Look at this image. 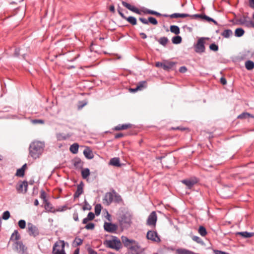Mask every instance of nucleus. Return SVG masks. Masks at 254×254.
<instances>
[{"label":"nucleus","mask_w":254,"mask_h":254,"mask_svg":"<svg viewBox=\"0 0 254 254\" xmlns=\"http://www.w3.org/2000/svg\"><path fill=\"white\" fill-rule=\"evenodd\" d=\"M10 217V213L8 211H6L2 214V219L7 220Z\"/></svg>","instance_id":"49"},{"label":"nucleus","mask_w":254,"mask_h":254,"mask_svg":"<svg viewBox=\"0 0 254 254\" xmlns=\"http://www.w3.org/2000/svg\"><path fill=\"white\" fill-rule=\"evenodd\" d=\"M207 38L201 37L199 38L196 45H194L195 51L197 53H202L204 52L205 48L204 46L205 40Z\"/></svg>","instance_id":"5"},{"label":"nucleus","mask_w":254,"mask_h":254,"mask_svg":"<svg viewBox=\"0 0 254 254\" xmlns=\"http://www.w3.org/2000/svg\"><path fill=\"white\" fill-rule=\"evenodd\" d=\"M144 12L147 14H153V15H155L156 16H161V14L160 13H159L157 11L152 10H150V9H146L144 11Z\"/></svg>","instance_id":"40"},{"label":"nucleus","mask_w":254,"mask_h":254,"mask_svg":"<svg viewBox=\"0 0 254 254\" xmlns=\"http://www.w3.org/2000/svg\"><path fill=\"white\" fill-rule=\"evenodd\" d=\"M150 23L153 25H157L158 23L157 20L156 18L153 17H148V23Z\"/></svg>","instance_id":"43"},{"label":"nucleus","mask_w":254,"mask_h":254,"mask_svg":"<svg viewBox=\"0 0 254 254\" xmlns=\"http://www.w3.org/2000/svg\"><path fill=\"white\" fill-rule=\"evenodd\" d=\"M158 43L163 46H166L169 42L168 39L166 37H162L157 40Z\"/></svg>","instance_id":"27"},{"label":"nucleus","mask_w":254,"mask_h":254,"mask_svg":"<svg viewBox=\"0 0 254 254\" xmlns=\"http://www.w3.org/2000/svg\"><path fill=\"white\" fill-rule=\"evenodd\" d=\"M79 56H80L79 54H77L74 58L69 60V61H70V62H73L75 60H76L77 58H78Z\"/></svg>","instance_id":"64"},{"label":"nucleus","mask_w":254,"mask_h":254,"mask_svg":"<svg viewBox=\"0 0 254 254\" xmlns=\"http://www.w3.org/2000/svg\"><path fill=\"white\" fill-rule=\"evenodd\" d=\"M45 208L47 211L50 212H55L54 208L52 206V204L48 201L45 202Z\"/></svg>","instance_id":"28"},{"label":"nucleus","mask_w":254,"mask_h":254,"mask_svg":"<svg viewBox=\"0 0 254 254\" xmlns=\"http://www.w3.org/2000/svg\"><path fill=\"white\" fill-rule=\"evenodd\" d=\"M147 86V83L145 81L139 82L135 88H129L128 90L131 92H134L138 90H142Z\"/></svg>","instance_id":"15"},{"label":"nucleus","mask_w":254,"mask_h":254,"mask_svg":"<svg viewBox=\"0 0 254 254\" xmlns=\"http://www.w3.org/2000/svg\"><path fill=\"white\" fill-rule=\"evenodd\" d=\"M250 117H253V116L248 113L244 112L239 115L238 118L240 119H244L249 118Z\"/></svg>","instance_id":"36"},{"label":"nucleus","mask_w":254,"mask_h":254,"mask_svg":"<svg viewBox=\"0 0 254 254\" xmlns=\"http://www.w3.org/2000/svg\"><path fill=\"white\" fill-rule=\"evenodd\" d=\"M40 197L43 199L45 203L47 202L46 199V194L43 190H42L40 192Z\"/></svg>","instance_id":"48"},{"label":"nucleus","mask_w":254,"mask_h":254,"mask_svg":"<svg viewBox=\"0 0 254 254\" xmlns=\"http://www.w3.org/2000/svg\"><path fill=\"white\" fill-rule=\"evenodd\" d=\"M175 64L172 62H168L164 63L157 62L155 64V66L158 67H161L164 70H168L173 68Z\"/></svg>","instance_id":"10"},{"label":"nucleus","mask_w":254,"mask_h":254,"mask_svg":"<svg viewBox=\"0 0 254 254\" xmlns=\"http://www.w3.org/2000/svg\"><path fill=\"white\" fill-rule=\"evenodd\" d=\"M83 162L79 158L75 159L73 160L74 166L77 168H81L83 166Z\"/></svg>","instance_id":"29"},{"label":"nucleus","mask_w":254,"mask_h":254,"mask_svg":"<svg viewBox=\"0 0 254 254\" xmlns=\"http://www.w3.org/2000/svg\"><path fill=\"white\" fill-rule=\"evenodd\" d=\"M139 20L143 24H148V19H146L144 18L140 17Z\"/></svg>","instance_id":"54"},{"label":"nucleus","mask_w":254,"mask_h":254,"mask_svg":"<svg viewBox=\"0 0 254 254\" xmlns=\"http://www.w3.org/2000/svg\"><path fill=\"white\" fill-rule=\"evenodd\" d=\"M113 199V195L111 192L106 193L103 199V203L107 205H109L112 201Z\"/></svg>","instance_id":"18"},{"label":"nucleus","mask_w":254,"mask_h":254,"mask_svg":"<svg viewBox=\"0 0 254 254\" xmlns=\"http://www.w3.org/2000/svg\"><path fill=\"white\" fill-rule=\"evenodd\" d=\"M82 243H83V240L78 237H76L73 242V244L76 246H78L82 245Z\"/></svg>","instance_id":"41"},{"label":"nucleus","mask_w":254,"mask_h":254,"mask_svg":"<svg viewBox=\"0 0 254 254\" xmlns=\"http://www.w3.org/2000/svg\"><path fill=\"white\" fill-rule=\"evenodd\" d=\"M103 244L106 247L116 251L119 250L122 246L120 239L115 236H111L110 239L105 240Z\"/></svg>","instance_id":"2"},{"label":"nucleus","mask_w":254,"mask_h":254,"mask_svg":"<svg viewBox=\"0 0 254 254\" xmlns=\"http://www.w3.org/2000/svg\"><path fill=\"white\" fill-rule=\"evenodd\" d=\"M20 49L19 48L15 49V52H14V55L16 56H18L20 55Z\"/></svg>","instance_id":"63"},{"label":"nucleus","mask_w":254,"mask_h":254,"mask_svg":"<svg viewBox=\"0 0 254 254\" xmlns=\"http://www.w3.org/2000/svg\"><path fill=\"white\" fill-rule=\"evenodd\" d=\"M249 6L254 9V0H249Z\"/></svg>","instance_id":"59"},{"label":"nucleus","mask_w":254,"mask_h":254,"mask_svg":"<svg viewBox=\"0 0 254 254\" xmlns=\"http://www.w3.org/2000/svg\"><path fill=\"white\" fill-rule=\"evenodd\" d=\"M214 253L215 254H229L227 253L219 251V250H214Z\"/></svg>","instance_id":"56"},{"label":"nucleus","mask_w":254,"mask_h":254,"mask_svg":"<svg viewBox=\"0 0 254 254\" xmlns=\"http://www.w3.org/2000/svg\"><path fill=\"white\" fill-rule=\"evenodd\" d=\"M209 48L213 51H217L218 50V46L215 43H213L210 45Z\"/></svg>","instance_id":"47"},{"label":"nucleus","mask_w":254,"mask_h":254,"mask_svg":"<svg viewBox=\"0 0 254 254\" xmlns=\"http://www.w3.org/2000/svg\"><path fill=\"white\" fill-rule=\"evenodd\" d=\"M95 217L94 214L92 212H89L87 215V219L90 221L93 220Z\"/></svg>","instance_id":"53"},{"label":"nucleus","mask_w":254,"mask_h":254,"mask_svg":"<svg viewBox=\"0 0 254 254\" xmlns=\"http://www.w3.org/2000/svg\"><path fill=\"white\" fill-rule=\"evenodd\" d=\"M128 22L132 25H135L136 24V19L134 17L129 16L128 17Z\"/></svg>","instance_id":"44"},{"label":"nucleus","mask_w":254,"mask_h":254,"mask_svg":"<svg viewBox=\"0 0 254 254\" xmlns=\"http://www.w3.org/2000/svg\"><path fill=\"white\" fill-rule=\"evenodd\" d=\"M221 35L225 38H229L232 35V31L230 29H226L223 31Z\"/></svg>","instance_id":"35"},{"label":"nucleus","mask_w":254,"mask_h":254,"mask_svg":"<svg viewBox=\"0 0 254 254\" xmlns=\"http://www.w3.org/2000/svg\"><path fill=\"white\" fill-rule=\"evenodd\" d=\"M170 31L176 35L179 34L180 32L179 27L176 25H171L170 26Z\"/></svg>","instance_id":"31"},{"label":"nucleus","mask_w":254,"mask_h":254,"mask_svg":"<svg viewBox=\"0 0 254 254\" xmlns=\"http://www.w3.org/2000/svg\"><path fill=\"white\" fill-rule=\"evenodd\" d=\"M198 232L202 236H205L207 234L206 229L203 226H200L198 229Z\"/></svg>","instance_id":"38"},{"label":"nucleus","mask_w":254,"mask_h":254,"mask_svg":"<svg viewBox=\"0 0 254 254\" xmlns=\"http://www.w3.org/2000/svg\"><path fill=\"white\" fill-rule=\"evenodd\" d=\"M20 236L17 230H15L12 234L10 240L14 242L18 241L20 239Z\"/></svg>","instance_id":"23"},{"label":"nucleus","mask_w":254,"mask_h":254,"mask_svg":"<svg viewBox=\"0 0 254 254\" xmlns=\"http://www.w3.org/2000/svg\"><path fill=\"white\" fill-rule=\"evenodd\" d=\"M83 154L87 159H92L93 158V154L92 150L89 147H87L83 151Z\"/></svg>","instance_id":"20"},{"label":"nucleus","mask_w":254,"mask_h":254,"mask_svg":"<svg viewBox=\"0 0 254 254\" xmlns=\"http://www.w3.org/2000/svg\"><path fill=\"white\" fill-rule=\"evenodd\" d=\"M180 17L181 18H185V17H190L191 18H193L192 17V15H190L189 14H186V13H180Z\"/></svg>","instance_id":"57"},{"label":"nucleus","mask_w":254,"mask_h":254,"mask_svg":"<svg viewBox=\"0 0 254 254\" xmlns=\"http://www.w3.org/2000/svg\"><path fill=\"white\" fill-rule=\"evenodd\" d=\"M169 16L171 18H176L180 17V13H175L172 14Z\"/></svg>","instance_id":"55"},{"label":"nucleus","mask_w":254,"mask_h":254,"mask_svg":"<svg viewBox=\"0 0 254 254\" xmlns=\"http://www.w3.org/2000/svg\"><path fill=\"white\" fill-rule=\"evenodd\" d=\"M13 249L18 253H24L26 248L20 241H16L13 244Z\"/></svg>","instance_id":"12"},{"label":"nucleus","mask_w":254,"mask_h":254,"mask_svg":"<svg viewBox=\"0 0 254 254\" xmlns=\"http://www.w3.org/2000/svg\"><path fill=\"white\" fill-rule=\"evenodd\" d=\"M146 238L153 242L158 243L160 242V239L157 233L154 231H149L146 234Z\"/></svg>","instance_id":"8"},{"label":"nucleus","mask_w":254,"mask_h":254,"mask_svg":"<svg viewBox=\"0 0 254 254\" xmlns=\"http://www.w3.org/2000/svg\"><path fill=\"white\" fill-rule=\"evenodd\" d=\"M27 232L30 236L36 237L39 234L37 227L31 223L27 224Z\"/></svg>","instance_id":"7"},{"label":"nucleus","mask_w":254,"mask_h":254,"mask_svg":"<svg viewBox=\"0 0 254 254\" xmlns=\"http://www.w3.org/2000/svg\"><path fill=\"white\" fill-rule=\"evenodd\" d=\"M79 145L77 143L72 144L69 148V150L73 154H76L78 152Z\"/></svg>","instance_id":"25"},{"label":"nucleus","mask_w":254,"mask_h":254,"mask_svg":"<svg viewBox=\"0 0 254 254\" xmlns=\"http://www.w3.org/2000/svg\"><path fill=\"white\" fill-rule=\"evenodd\" d=\"M122 5H118V12L119 14L125 19L127 20V17L125 15L124 13V11H126V9L127 8V2L126 1H122Z\"/></svg>","instance_id":"13"},{"label":"nucleus","mask_w":254,"mask_h":254,"mask_svg":"<svg viewBox=\"0 0 254 254\" xmlns=\"http://www.w3.org/2000/svg\"><path fill=\"white\" fill-rule=\"evenodd\" d=\"M220 82L223 85H225L227 83V80L224 77H221L220 78Z\"/></svg>","instance_id":"62"},{"label":"nucleus","mask_w":254,"mask_h":254,"mask_svg":"<svg viewBox=\"0 0 254 254\" xmlns=\"http://www.w3.org/2000/svg\"><path fill=\"white\" fill-rule=\"evenodd\" d=\"M182 38L180 36H176L172 38V41L173 44H178L181 43Z\"/></svg>","instance_id":"33"},{"label":"nucleus","mask_w":254,"mask_h":254,"mask_svg":"<svg viewBox=\"0 0 254 254\" xmlns=\"http://www.w3.org/2000/svg\"><path fill=\"white\" fill-rule=\"evenodd\" d=\"M137 222V219L134 214L132 212L128 213V227L131 226H135Z\"/></svg>","instance_id":"16"},{"label":"nucleus","mask_w":254,"mask_h":254,"mask_svg":"<svg viewBox=\"0 0 254 254\" xmlns=\"http://www.w3.org/2000/svg\"><path fill=\"white\" fill-rule=\"evenodd\" d=\"M181 182L187 186L189 189H190L193 185L198 183V179L195 177H192L188 179L183 180Z\"/></svg>","instance_id":"9"},{"label":"nucleus","mask_w":254,"mask_h":254,"mask_svg":"<svg viewBox=\"0 0 254 254\" xmlns=\"http://www.w3.org/2000/svg\"><path fill=\"white\" fill-rule=\"evenodd\" d=\"M95 227V225L92 223H90L87 224L85 227V228L87 230H93L94 229Z\"/></svg>","instance_id":"51"},{"label":"nucleus","mask_w":254,"mask_h":254,"mask_svg":"<svg viewBox=\"0 0 254 254\" xmlns=\"http://www.w3.org/2000/svg\"><path fill=\"white\" fill-rule=\"evenodd\" d=\"M248 17L243 16L238 19V22L241 25H244L247 27H251V21L248 20Z\"/></svg>","instance_id":"17"},{"label":"nucleus","mask_w":254,"mask_h":254,"mask_svg":"<svg viewBox=\"0 0 254 254\" xmlns=\"http://www.w3.org/2000/svg\"><path fill=\"white\" fill-rule=\"evenodd\" d=\"M119 221L121 224V225H123L124 223H126L127 222L126 218V217H121V218L119 219Z\"/></svg>","instance_id":"58"},{"label":"nucleus","mask_w":254,"mask_h":254,"mask_svg":"<svg viewBox=\"0 0 254 254\" xmlns=\"http://www.w3.org/2000/svg\"><path fill=\"white\" fill-rule=\"evenodd\" d=\"M45 143L39 141L32 142L29 146V154L34 159H37L40 157L43 152Z\"/></svg>","instance_id":"1"},{"label":"nucleus","mask_w":254,"mask_h":254,"mask_svg":"<svg viewBox=\"0 0 254 254\" xmlns=\"http://www.w3.org/2000/svg\"><path fill=\"white\" fill-rule=\"evenodd\" d=\"M101 210V206L100 204H97L95 207V213L96 215L100 214Z\"/></svg>","instance_id":"42"},{"label":"nucleus","mask_w":254,"mask_h":254,"mask_svg":"<svg viewBox=\"0 0 254 254\" xmlns=\"http://www.w3.org/2000/svg\"><path fill=\"white\" fill-rule=\"evenodd\" d=\"M109 164L116 167L122 166V164L120 163V159L118 157L112 158L110 161Z\"/></svg>","instance_id":"21"},{"label":"nucleus","mask_w":254,"mask_h":254,"mask_svg":"<svg viewBox=\"0 0 254 254\" xmlns=\"http://www.w3.org/2000/svg\"><path fill=\"white\" fill-rule=\"evenodd\" d=\"M245 33V31L242 28H238L235 30V35L236 37H240L242 36Z\"/></svg>","instance_id":"30"},{"label":"nucleus","mask_w":254,"mask_h":254,"mask_svg":"<svg viewBox=\"0 0 254 254\" xmlns=\"http://www.w3.org/2000/svg\"><path fill=\"white\" fill-rule=\"evenodd\" d=\"M28 183L26 181H19L16 186L18 193H25L27 190Z\"/></svg>","instance_id":"6"},{"label":"nucleus","mask_w":254,"mask_h":254,"mask_svg":"<svg viewBox=\"0 0 254 254\" xmlns=\"http://www.w3.org/2000/svg\"><path fill=\"white\" fill-rule=\"evenodd\" d=\"M81 175H90V170L88 168L82 169L81 170Z\"/></svg>","instance_id":"52"},{"label":"nucleus","mask_w":254,"mask_h":254,"mask_svg":"<svg viewBox=\"0 0 254 254\" xmlns=\"http://www.w3.org/2000/svg\"><path fill=\"white\" fill-rule=\"evenodd\" d=\"M127 129V124H125L123 125H119L115 127L114 128L115 130H120L122 129Z\"/></svg>","instance_id":"39"},{"label":"nucleus","mask_w":254,"mask_h":254,"mask_svg":"<svg viewBox=\"0 0 254 254\" xmlns=\"http://www.w3.org/2000/svg\"><path fill=\"white\" fill-rule=\"evenodd\" d=\"M109 9L111 12H112L113 13L115 12V8L114 5H110L109 7Z\"/></svg>","instance_id":"60"},{"label":"nucleus","mask_w":254,"mask_h":254,"mask_svg":"<svg viewBox=\"0 0 254 254\" xmlns=\"http://www.w3.org/2000/svg\"><path fill=\"white\" fill-rule=\"evenodd\" d=\"M176 254H193V253L187 250L179 249L177 250Z\"/></svg>","instance_id":"37"},{"label":"nucleus","mask_w":254,"mask_h":254,"mask_svg":"<svg viewBox=\"0 0 254 254\" xmlns=\"http://www.w3.org/2000/svg\"><path fill=\"white\" fill-rule=\"evenodd\" d=\"M237 235H240L244 238H251L254 236V233H249L248 232H238Z\"/></svg>","instance_id":"26"},{"label":"nucleus","mask_w":254,"mask_h":254,"mask_svg":"<svg viewBox=\"0 0 254 254\" xmlns=\"http://www.w3.org/2000/svg\"><path fill=\"white\" fill-rule=\"evenodd\" d=\"M65 243L64 241L60 240L55 243L53 248V254H66L64 251Z\"/></svg>","instance_id":"4"},{"label":"nucleus","mask_w":254,"mask_h":254,"mask_svg":"<svg viewBox=\"0 0 254 254\" xmlns=\"http://www.w3.org/2000/svg\"><path fill=\"white\" fill-rule=\"evenodd\" d=\"M187 70V69L185 66H181L179 69V71L182 73H184Z\"/></svg>","instance_id":"61"},{"label":"nucleus","mask_w":254,"mask_h":254,"mask_svg":"<svg viewBox=\"0 0 254 254\" xmlns=\"http://www.w3.org/2000/svg\"><path fill=\"white\" fill-rule=\"evenodd\" d=\"M157 217L155 211L152 212L149 215L147 220V224L150 226L154 227L156 225Z\"/></svg>","instance_id":"11"},{"label":"nucleus","mask_w":254,"mask_h":254,"mask_svg":"<svg viewBox=\"0 0 254 254\" xmlns=\"http://www.w3.org/2000/svg\"><path fill=\"white\" fill-rule=\"evenodd\" d=\"M104 228L105 231L110 233H114L117 230V226L111 223L105 222Z\"/></svg>","instance_id":"14"},{"label":"nucleus","mask_w":254,"mask_h":254,"mask_svg":"<svg viewBox=\"0 0 254 254\" xmlns=\"http://www.w3.org/2000/svg\"><path fill=\"white\" fill-rule=\"evenodd\" d=\"M18 224L21 229H24L26 227V222L24 220H19Z\"/></svg>","instance_id":"46"},{"label":"nucleus","mask_w":254,"mask_h":254,"mask_svg":"<svg viewBox=\"0 0 254 254\" xmlns=\"http://www.w3.org/2000/svg\"><path fill=\"white\" fill-rule=\"evenodd\" d=\"M192 17H194L195 18H201L206 19L208 21H212V22H213L215 24L217 23V22L215 20H214L212 18H210V17L207 16L206 15H202V14H194V15H192Z\"/></svg>","instance_id":"19"},{"label":"nucleus","mask_w":254,"mask_h":254,"mask_svg":"<svg viewBox=\"0 0 254 254\" xmlns=\"http://www.w3.org/2000/svg\"><path fill=\"white\" fill-rule=\"evenodd\" d=\"M128 9L137 13L138 14H141V11L134 6L131 5V4L128 3Z\"/></svg>","instance_id":"32"},{"label":"nucleus","mask_w":254,"mask_h":254,"mask_svg":"<svg viewBox=\"0 0 254 254\" xmlns=\"http://www.w3.org/2000/svg\"><path fill=\"white\" fill-rule=\"evenodd\" d=\"M83 184L81 182L77 186V190L75 192L74 196L75 197H78L83 192Z\"/></svg>","instance_id":"22"},{"label":"nucleus","mask_w":254,"mask_h":254,"mask_svg":"<svg viewBox=\"0 0 254 254\" xmlns=\"http://www.w3.org/2000/svg\"><path fill=\"white\" fill-rule=\"evenodd\" d=\"M128 249L129 254H138L144 251V248H142L138 242L128 239Z\"/></svg>","instance_id":"3"},{"label":"nucleus","mask_w":254,"mask_h":254,"mask_svg":"<svg viewBox=\"0 0 254 254\" xmlns=\"http://www.w3.org/2000/svg\"><path fill=\"white\" fill-rule=\"evenodd\" d=\"M245 65L247 70H251L254 68V62L251 60H248L245 62Z\"/></svg>","instance_id":"24"},{"label":"nucleus","mask_w":254,"mask_h":254,"mask_svg":"<svg viewBox=\"0 0 254 254\" xmlns=\"http://www.w3.org/2000/svg\"><path fill=\"white\" fill-rule=\"evenodd\" d=\"M31 123L33 124H44L45 123V121L43 120H41V119H35V120H32Z\"/></svg>","instance_id":"45"},{"label":"nucleus","mask_w":254,"mask_h":254,"mask_svg":"<svg viewBox=\"0 0 254 254\" xmlns=\"http://www.w3.org/2000/svg\"><path fill=\"white\" fill-rule=\"evenodd\" d=\"M26 167V164H24L21 168L17 169L15 175H24L25 170Z\"/></svg>","instance_id":"34"},{"label":"nucleus","mask_w":254,"mask_h":254,"mask_svg":"<svg viewBox=\"0 0 254 254\" xmlns=\"http://www.w3.org/2000/svg\"><path fill=\"white\" fill-rule=\"evenodd\" d=\"M57 137L58 140H65L67 138L66 136L62 133H58L57 134Z\"/></svg>","instance_id":"50"}]
</instances>
